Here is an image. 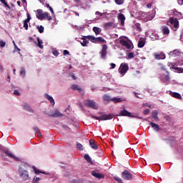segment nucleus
I'll return each instance as SVG.
<instances>
[{
	"mask_svg": "<svg viewBox=\"0 0 183 183\" xmlns=\"http://www.w3.org/2000/svg\"><path fill=\"white\" fill-rule=\"evenodd\" d=\"M29 167V165L26 163H22L19 167V174L23 181H28V179H29V174H28V171L24 169Z\"/></svg>",
	"mask_w": 183,
	"mask_h": 183,
	"instance_id": "f257e3e1",
	"label": "nucleus"
},
{
	"mask_svg": "<svg viewBox=\"0 0 183 183\" xmlns=\"http://www.w3.org/2000/svg\"><path fill=\"white\" fill-rule=\"evenodd\" d=\"M84 105H85V107H88L89 108H92V109H98V108H99V105L95 102V101L91 99L84 100Z\"/></svg>",
	"mask_w": 183,
	"mask_h": 183,
	"instance_id": "f03ea898",
	"label": "nucleus"
},
{
	"mask_svg": "<svg viewBox=\"0 0 183 183\" xmlns=\"http://www.w3.org/2000/svg\"><path fill=\"white\" fill-rule=\"evenodd\" d=\"M129 69V66H128V64L127 63H122L119 68V72L124 76L127 72H128V70Z\"/></svg>",
	"mask_w": 183,
	"mask_h": 183,
	"instance_id": "7ed1b4c3",
	"label": "nucleus"
},
{
	"mask_svg": "<svg viewBox=\"0 0 183 183\" xmlns=\"http://www.w3.org/2000/svg\"><path fill=\"white\" fill-rule=\"evenodd\" d=\"M167 66L170 67V69H174V72H177V74H183V69L182 67H176L175 63H167Z\"/></svg>",
	"mask_w": 183,
	"mask_h": 183,
	"instance_id": "20e7f679",
	"label": "nucleus"
},
{
	"mask_svg": "<svg viewBox=\"0 0 183 183\" xmlns=\"http://www.w3.org/2000/svg\"><path fill=\"white\" fill-rule=\"evenodd\" d=\"M169 24L173 25V31H177L179 28V21L177 19H174L170 17L169 19Z\"/></svg>",
	"mask_w": 183,
	"mask_h": 183,
	"instance_id": "39448f33",
	"label": "nucleus"
},
{
	"mask_svg": "<svg viewBox=\"0 0 183 183\" xmlns=\"http://www.w3.org/2000/svg\"><path fill=\"white\" fill-rule=\"evenodd\" d=\"M112 118H114L112 114H103L101 117H94V119L99 121H108V119H112Z\"/></svg>",
	"mask_w": 183,
	"mask_h": 183,
	"instance_id": "423d86ee",
	"label": "nucleus"
},
{
	"mask_svg": "<svg viewBox=\"0 0 183 183\" xmlns=\"http://www.w3.org/2000/svg\"><path fill=\"white\" fill-rule=\"evenodd\" d=\"M120 44L122 45V46H125L127 49H131V48L133 46L132 41H128L127 40L122 39L120 40Z\"/></svg>",
	"mask_w": 183,
	"mask_h": 183,
	"instance_id": "0eeeda50",
	"label": "nucleus"
},
{
	"mask_svg": "<svg viewBox=\"0 0 183 183\" xmlns=\"http://www.w3.org/2000/svg\"><path fill=\"white\" fill-rule=\"evenodd\" d=\"M122 177H123L124 179L129 181V179H132V174L128 170H124L122 173Z\"/></svg>",
	"mask_w": 183,
	"mask_h": 183,
	"instance_id": "6e6552de",
	"label": "nucleus"
},
{
	"mask_svg": "<svg viewBox=\"0 0 183 183\" xmlns=\"http://www.w3.org/2000/svg\"><path fill=\"white\" fill-rule=\"evenodd\" d=\"M27 18L24 21V28L26 29V31H28V24H29V21L32 18L31 17V14L29 13H26Z\"/></svg>",
	"mask_w": 183,
	"mask_h": 183,
	"instance_id": "1a4fd4ad",
	"label": "nucleus"
},
{
	"mask_svg": "<svg viewBox=\"0 0 183 183\" xmlns=\"http://www.w3.org/2000/svg\"><path fill=\"white\" fill-rule=\"evenodd\" d=\"M159 65H160V69L161 71H164V72H166L167 75L164 76V80L165 81H169V71H168V70H167V68L165 67V66H164V64H159Z\"/></svg>",
	"mask_w": 183,
	"mask_h": 183,
	"instance_id": "9d476101",
	"label": "nucleus"
},
{
	"mask_svg": "<svg viewBox=\"0 0 183 183\" xmlns=\"http://www.w3.org/2000/svg\"><path fill=\"white\" fill-rule=\"evenodd\" d=\"M92 175L94 177V178H97V179H102L105 178V176L101 173H98L97 170H94L92 172Z\"/></svg>",
	"mask_w": 183,
	"mask_h": 183,
	"instance_id": "9b49d317",
	"label": "nucleus"
},
{
	"mask_svg": "<svg viewBox=\"0 0 183 183\" xmlns=\"http://www.w3.org/2000/svg\"><path fill=\"white\" fill-rule=\"evenodd\" d=\"M107 49H108V46L104 44L102 46V51L100 52L102 59H105V57L107 56Z\"/></svg>",
	"mask_w": 183,
	"mask_h": 183,
	"instance_id": "f8f14e48",
	"label": "nucleus"
},
{
	"mask_svg": "<svg viewBox=\"0 0 183 183\" xmlns=\"http://www.w3.org/2000/svg\"><path fill=\"white\" fill-rule=\"evenodd\" d=\"M169 94L170 95V97L176 98L177 99H182V96H181V94L178 92H173L172 91H169Z\"/></svg>",
	"mask_w": 183,
	"mask_h": 183,
	"instance_id": "ddd939ff",
	"label": "nucleus"
},
{
	"mask_svg": "<svg viewBox=\"0 0 183 183\" xmlns=\"http://www.w3.org/2000/svg\"><path fill=\"white\" fill-rule=\"evenodd\" d=\"M155 59L159 60V59H165L167 58V56H165L164 53H154V54Z\"/></svg>",
	"mask_w": 183,
	"mask_h": 183,
	"instance_id": "4468645a",
	"label": "nucleus"
},
{
	"mask_svg": "<svg viewBox=\"0 0 183 183\" xmlns=\"http://www.w3.org/2000/svg\"><path fill=\"white\" fill-rule=\"evenodd\" d=\"M119 117H131V112H128L127 109H124L119 112Z\"/></svg>",
	"mask_w": 183,
	"mask_h": 183,
	"instance_id": "2eb2a0df",
	"label": "nucleus"
},
{
	"mask_svg": "<svg viewBox=\"0 0 183 183\" xmlns=\"http://www.w3.org/2000/svg\"><path fill=\"white\" fill-rule=\"evenodd\" d=\"M118 19H119L122 26H124V25H125V15L122 13H119L118 14Z\"/></svg>",
	"mask_w": 183,
	"mask_h": 183,
	"instance_id": "dca6fc26",
	"label": "nucleus"
},
{
	"mask_svg": "<svg viewBox=\"0 0 183 183\" xmlns=\"http://www.w3.org/2000/svg\"><path fill=\"white\" fill-rule=\"evenodd\" d=\"M4 153L10 158H13V159H15V161H21V159H19V157H17L15 155L12 154V153H11L9 150H6Z\"/></svg>",
	"mask_w": 183,
	"mask_h": 183,
	"instance_id": "f3484780",
	"label": "nucleus"
},
{
	"mask_svg": "<svg viewBox=\"0 0 183 183\" xmlns=\"http://www.w3.org/2000/svg\"><path fill=\"white\" fill-rule=\"evenodd\" d=\"M44 98L48 99L51 105H55V100L54 99V97H52V96H50L49 94L46 93L44 94Z\"/></svg>",
	"mask_w": 183,
	"mask_h": 183,
	"instance_id": "a211bd4d",
	"label": "nucleus"
},
{
	"mask_svg": "<svg viewBox=\"0 0 183 183\" xmlns=\"http://www.w3.org/2000/svg\"><path fill=\"white\" fill-rule=\"evenodd\" d=\"M103 28H104V29H109L110 28H115V24H114L113 22L105 23L103 25Z\"/></svg>",
	"mask_w": 183,
	"mask_h": 183,
	"instance_id": "6ab92c4d",
	"label": "nucleus"
},
{
	"mask_svg": "<svg viewBox=\"0 0 183 183\" xmlns=\"http://www.w3.org/2000/svg\"><path fill=\"white\" fill-rule=\"evenodd\" d=\"M89 142L92 149H98V144H97V142L94 139H90Z\"/></svg>",
	"mask_w": 183,
	"mask_h": 183,
	"instance_id": "aec40b11",
	"label": "nucleus"
},
{
	"mask_svg": "<svg viewBox=\"0 0 183 183\" xmlns=\"http://www.w3.org/2000/svg\"><path fill=\"white\" fill-rule=\"evenodd\" d=\"M50 117H52V118H59L61 117H63V114H61V112L58 109H56L54 111V113L50 115Z\"/></svg>",
	"mask_w": 183,
	"mask_h": 183,
	"instance_id": "412c9836",
	"label": "nucleus"
},
{
	"mask_svg": "<svg viewBox=\"0 0 183 183\" xmlns=\"http://www.w3.org/2000/svg\"><path fill=\"white\" fill-rule=\"evenodd\" d=\"M150 127H152V128L153 129L154 131H156V132H158V131H159V125L150 122L149 123Z\"/></svg>",
	"mask_w": 183,
	"mask_h": 183,
	"instance_id": "4be33fe9",
	"label": "nucleus"
},
{
	"mask_svg": "<svg viewBox=\"0 0 183 183\" xmlns=\"http://www.w3.org/2000/svg\"><path fill=\"white\" fill-rule=\"evenodd\" d=\"M36 19L40 20L44 19V13H42V9L37 10Z\"/></svg>",
	"mask_w": 183,
	"mask_h": 183,
	"instance_id": "5701e85b",
	"label": "nucleus"
},
{
	"mask_svg": "<svg viewBox=\"0 0 183 183\" xmlns=\"http://www.w3.org/2000/svg\"><path fill=\"white\" fill-rule=\"evenodd\" d=\"M86 36H84L81 38L82 41H81V46H86L88 44H89V41L86 40Z\"/></svg>",
	"mask_w": 183,
	"mask_h": 183,
	"instance_id": "b1692460",
	"label": "nucleus"
},
{
	"mask_svg": "<svg viewBox=\"0 0 183 183\" xmlns=\"http://www.w3.org/2000/svg\"><path fill=\"white\" fill-rule=\"evenodd\" d=\"M162 31L164 35H169V28L167 26H163L162 27Z\"/></svg>",
	"mask_w": 183,
	"mask_h": 183,
	"instance_id": "393cba45",
	"label": "nucleus"
},
{
	"mask_svg": "<svg viewBox=\"0 0 183 183\" xmlns=\"http://www.w3.org/2000/svg\"><path fill=\"white\" fill-rule=\"evenodd\" d=\"M152 117L155 121H159V118L158 117V112L157 110H154L152 112Z\"/></svg>",
	"mask_w": 183,
	"mask_h": 183,
	"instance_id": "a878e982",
	"label": "nucleus"
},
{
	"mask_svg": "<svg viewBox=\"0 0 183 183\" xmlns=\"http://www.w3.org/2000/svg\"><path fill=\"white\" fill-rule=\"evenodd\" d=\"M22 107L24 109H26V111H28V112H32V109L27 103H23Z\"/></svg>",
	"mask_w": 183,
	"mask_h": 183,
	"instance_id": "bb28decb",
	"label": "nucleus"
},
{
	"mask_svg": "<svg viewBox=\"0 0 183 183\" xmlns=\"http://www.w3.org/2000/svg\"><path fill=\"white\" fill-rule=\"evenodd\" d=\"M145 46V40L140 39L138 42V48H144Z\"/></svg>",
	"mask_w": 183,
	"mask_h": 183,
	"instance_id": "cd10ccee",
	"label": "nucleus"
},
{
	"mask_svg": "<svg viewBox=\"0 0 183 183\" xmlns=\"http://www.w3.org/2000/svg\"><path fill=\"white\" fill-rule=\"evenodd\" d=\"M36 39H37V42H38L37 46L39 48H40V49H44V46L42 45V44H44V42L42 41V40H41V39H39V37H37Z\"/></svg>",
	"mask_w": 183,
	"mask_h": 183,
	"instance_id": "c85d7f7f",
	"label": "nucleus"
},
{
	"mask_svg": "<svg viewBox=\"0 0 183 183\" xmlns=\"http://www.w3.org/2000/svg\"><path fill=\"white\" fill-rule=\"evenodd\" d=\"M86 38L89 39V41L93 42V44H97V37L94 36H86Z\"/></svg>",
	"mask_w": 183,
	"mask_h": 183,
	"instance_id": "c756f323",
	"label": "nucleus"
},
{
	"mask_svg": "<svg viewBox=\"0 0 183 183\" xmlns=\"http://www.w3.org/2000/svg\"><path fill=\"white\" fill-rule=\"evenodd\" d=\"M49 13H48L46 11L43 13V16H44V19H47L48 21H52V16H49Z\"/></svg>",
	"mask_w": 183,
	"mask_h": 183,
	"instance_id": "7c9ffc66",
	"label": "nucleus"
},
{
	"mask_svg": "<svg viewBox=\"0 0 183 183\" xmlns=\"http://www.w3.org/2000/svg\"><path fill=\"white\" fill-rule=\"evenodd\" d=\"M33 169L34 171V174H36V175H39V174H46V172H41L39 169H36V167H33Z\"/></svg>",
	"mask_w": 183,
	"mask_h": 183,
	"instance_id": "2f4dec72",
	"label": "nucleus"
},
{
	"mask_svg": "<svg viewBox=\"0 0 183 183\" xmlns=\"http://www.w3.org/2000/svg\"><path fill=\"white\" fill-rule=\"evenodd\" d=\"M93 31L96 35H99L101 34V28L94 26L93 27Z\"/></svg>",
	"mask_w": 183,
	"mask_h": 183,
	"instance_id": "473e14b6",
	"label": "nucleus"
},
{
	"mask_svg": "<svg viewBox=\"0 0 183 183\" xmlns=\"http://www.w3.org/2000/svg\"><path fill=\"white\" fill-rule=\"evenodd\" d=\"M103 99H104V101H107V102H109L112 101V97L108 94H104L103 96Z\"/></svg>",
	"mask_w": 183,
	"mask_h": 183,
	"instance_id": "72a5a7b5",
	"label": "nucleus"
},
{
	"mask_svg": "<svg viewBox=\"0 0 183 183\" xmlns=\"http://www.w3.org/2000/svg\"><path fill=\"white\" fill-rule=\"evenodd\" d=\"M84 159H86V161H87V162H89V164H93V162H92V159L91 158V157L89 156V154H84Z\"/></svg>",
	"mask_w": 183,
	"mask_h": 183,
	"instance_id": "f704fd0d",
	"label": "nucleus"
},
{
	"mask_svg": "<svg viewBox=\"0 0 183 183\" xmlns=\"http://www.w3.org/2000/svg\"><path fill=\"white\" fill-rule=\"evenodd\" d=\"M112 102H114V104H118V102H122V99H121L119 97H112Z\"/></svg>",
	"mask_w": 183,
	"mask_h": 183,
	"instance_id": "c9c22d12",
	"label": "nucleus"
},
{
	"mask_svg": "<svg viewBox=\"0 0 183 183\" xmlns=\"http://www.w3.org/2000/svg\"><path fill=\"white\" fill-rule=\"evenodd\" d=\"M81 8H82V9H89V8H91V6H89L88 3L85 2L81 4Z\"/></svg>",
	"mask_w": 183,
	"mask_h": 183,
	"instance_id": "e433bc0d",
	"label": "nucleus"
},
{
	"mask_svg": "<svg viewBox=\"0 0 183 183\" xmlns=\"http://www.w3.org/2000/svg\"><path fill=\"white\" fill-rule=\"evenodd\" d=\"M178 54H179V51H178V50H174L173 51H170L169 53V56H177V55H178Z\"/></svg>",
	"mask_w": 183,
	"mask_h": 183,
	"instance_id": "4c0bfd02",
	"label": "nucleus"
},
{
	"mask_svg": "<svg viewBox=\"0 0 183 183\" xmlns=\"http://www.w3.org/2000/svg\"><path fill=\"white\" fill-rule=\"evenodd\" d=\"M25 75H26V71L22 67L20 71V76H22V78H25Z\"/></svg>",
	"mask_w": 183,
	"mask_h": 183,
	"instance_id": "58836bf2",
	"label": "nucleus"
},
{
	"mask_svg": "<svg viewBox=\"0 0 183 183\" xmlns=\"http://www.w3.org/2000/svg\"><path fill=\"white\" fill-rule=\"evenodd\" d=\"M96 42H99L100 44H105L107 41H105V39H104V38L102 37H97Z\"/></svg>",
	"mask_w": 183,
	"mask_h": 183,
	"instance_id": "ea45409f",
	"label": "nucleus"
},
{
	"mask_svg": "<svg viewBox=\"0 0 183 183\" xmlns=\"http://www.w3.org/2000/svg\"><path fill=\"white\" fill-rule=\"evenodd\" d=\"M71 89L73 91H79V92H81V88H79V86L76 84H73L71 86Z\"/></svg>",
	"mask_w": 183,
	"mask_h": 183,
	"instance_id": "a19ab883",
	"label": "nucleus"
},
{
	"mask_svg": "<svg viewBox=\"0 0 183 183\" xmlns=\"http://www.w3.org/2000/svg\"><path fill=\"white\" fill-rule=\"evenodd\" d=\"M13 43L14 45V50L13 51L14 54H15V52H16V51H18L19 55H21V52H19L21 51V49L18 48V46H16L14 41H13Z\"/></svg>",
	"mask_w": 183,
	"mask_h": 183,
	"instance_id": "79ce46f5",
	"label": "nucleus"
},
{
	"mask_svg": "<svg viewBox=\"0 0 183 183\" xmlns=\"http://www.w3.org/2000/svg\"><path fill=\"white\" fill-rule=\"evenodd\" d=\"M0 2H1V4H3L5 6L6 8H9V9H11V7L9 6V5L6 2V1H5V0H0Z\"/></svg>",
	"mask_w": 183,
	"mask_h": 183,
	"instance_id": "37998d69",
	"label": "nucleus"
},
{
	"mask_svg": "<svg viewBox=\"0 0 183 183\" xmlns=\"http://www.w3.org/2000/svg\"><path fill=\"white\" fill-rule=\"evenodd\" d=\"M37 29L40 34H44V26H37Z\"/></svg>",
	"mask_w": 183,
	"mask_h": 183,
	"instance_id": "c03bdc74",
	"label": "nucleus"
},
{
	"mask_svg": "<svg viewBox=\"0 0 183 183\" xmlns=\"http://www.w3.org/2000/svg\"><path fill=\"white\" fill-rule=\"evenodd\" d=\"M76 148L77 149H79V151H84L83 146L81 144V143L77 142Z\"/></svg>",
	"mask_w": 183,
	"mask_h": 183,
	"instance_id": "a18cd8bd",
	"label": "nucleus"
},
{
	"mask_svg": "<svg viewBox=\"0 0 183 183\" xmlns=\"http://www.w3.org/2000/svg\"><path fill=\"white\" fill-rule=\"evenodd\" d=\"M124 1L125 0H114V2L117 4V5H122Z\"/></svg>",
	"mask_w": 183,
	"mask_h": 183,
	"instance_id": "49530a36",
	"label": "nucleus"
},
{
	"mask_svg": "<svg viewBox=\"0 0 183 183\" xmlns=\"http://www.w3.org/2000/svg\"><path fill=\"white\" fill-rule=\"evenodd\" d=\"M135 56L134 55V52H130L128 54V59H133Z\"/></svg>",
	"mask_w": 183,
	"mask_h": 183,
	"instance_id": "de8ad7c7",
	"label": "nucleus"
},
{
	"mask_svg": "<svg viewBox=\"0 0 183 183\" xmlns=\"http://www.w3.org/2000/svg\"><path fill=\"white\" fill-rule=\"evenodd\" d=\"M39 181H41V178L39 177H34L32 182L33 183H39Z\"/></svg>",
	"mask_w": 183,
	"mask_h": 183,
	"instance_id": "09e8293b",
	"label": "nucleus"
},
{
	"mask_svg": "<svg viewBox=\"0 0 183 183\" xmlns=\"http://www.w3.org/2000/svg\"><path fill=\"white\" fill-rule=\"evenodd\" d=\"M6 45V43L2 40L0 41V46L1 48H5V46Z\"/></svg>",
	"mask_w": 183,
	"mask_h": 183,
	"instance_id": "8fccbe9b",
	"label": "nucleus"
},
{
	"mask_svg": "<svg viewBox=\"0 0 183 183\" xmlns=\"http://www.w3.org/2000/svg\"><path fill=\"white\" fill-rule=\"evenodd\" d=\"M129 118H138L139 119H142V117H139L137 115H134L130 113V116H129Z\"/></svg>",
	"mask_w": 183,
	"mask_h": 183,
	"instance_id": "3c124183",
	"label": "nucleus"
},
{
	"mask_svg": "<svg viewBox=\"0 0 183 183\" xmlns=\"http://www.w3.org/2000/svg\"><path fill=\"white\" fill-rule=\"evenodd\" d=\"M114 179L115 181H117V182L119 183H122V179L118 177H114Z\"/></svg>",
	"mask_w": 183,
	"mask_h": 183,
	"instance_id": "603ef678",
	"label": "nucleus"
},
{
	"mask_svg": "<svg viewBox=\"0 0 183 183\" xmlns=\"http://www.w3.org/2000/svg\"><path fill=\"white\" fill-rule=\"evenodd\" d=\"M86 24H84V25H82L81 26H76V28L77 29H84V28H86Z\"/></svg>",
	"mask_w": 183,
	"mask_h": 183,
	"instance_id": "864d4df0",
	"label": "nucleus"
},
{
	"mask_svg": "<svg viewBox=\"0 0 183 183\" xmlns=\"http://www.w3.org/2000/svg\"><path fill=\"white\" fill-rule=\"evenodd\" d=\"M95 14L99 15V16H104V15H105V13H101L99 11H96Z\"/></svg>",
	"mask_w": 183,
	"mask_h": 183,
	"instance_id": "5fc2aeb1",
	"label": "nucleus"
},
{
	"mask_svg": "<svg viewBox=\"0 0 183 183\" xmlns=\"http://www.w3.org/2000/svg\"><path fill=\"white\" fill-rule=\"evenodd\" d=\"M53 55H54V56H58V55H59V51L58 50H55L53 51Z\"/></svg>",
	"mask_w": 183,
	"mask_h": 183,
	"instance_id": "6e6d98bb",
	"label": "nucleus"
},
{
	"mask_svg": "<svg viewBox=\"0 0 183 183\" xmlns=\"http://www.w3.org/2000/svg\"><path fill=\"white\" fill-rule=\"evenodd\" d=\"M33 129H34V131L36 133V132H39V128L38 127H36V126H34V127H33Z\"/></svg>",
	"mask_w": 183,
	"mask_h": 183,
	"instance_id": "4d7b16f0",
	"label": "nucleus"
},
{
	"mask_svg": "<svg viewBox=\"0 0 183 183\" xmlns=\"http://www.w3.org/2000/svg\"><path fill=\"white\" fill-rule=\"evenodd\" d=\"M92 24V20H89L84 23V25H86V26H89V24Z\"/></svg>",
	"mask_w": 183,
	"mask_h": 183,
	"instance_id": "13d9d810",
	"label": "nucleus"
},
{
	"mask_svg": "<svg viewBox=\"0 0 183 183\" xmlns=\"http://www.w3.org/2000/svg\"><path fill=\"white\" fill-rule=\"evenodd\" d=\"M63 55L66 56V55H69V51L68 50H64Z\"/></svg>",
	"mask_w": 183,
	"mask_h": 183,
	"instance_id": "bf43d9fd",
	"label": "nucleus"
},
{
	"mask_svg": "<svg viewBox=\"0 0 183 183\" xmlns=\"http://www.w3.org/2000/svg\"><path fill=\"white\" fill-rule=\"evenodd\" d=\"M14 95H16L17 97H19L21 95V93L18 90H14Z\"/></svg>",
	"mask_w": 183,
	"mask_h": 183,
	"instance_id": "052dcab7",
	"label": "nucleus"
},
{
	"mask_svg": "<svg viewBox=\"0 0 183 183\" xmlns=\"http://www.w3.org/2000/svg\"><path fill=\"white\" fill-rule=\"evenodd\" d=\"M155 18V14H151L149 17V21H152Z\"/></svg>",
	"mask_w": 183,
	"mask_h": 183,
	"instance_id": "680f3d73",
	"label": "nucleus"
},
{
	"mask_svg": "<svg viewBox=\"0 0 183 183\" xmlns=\"http://www.w3.org/2000/svg\"><path fill=\"white\" fill-rule=\"evenodd\" d=\"M73 183H82V180H81V179H74V180H73Z\"/></svg>",
	"mask_w": 183,
	"mask_h": 183,
	"instance_id": "e2e57ef3",
	"label": "nucleus"
},
{
	"mask_svg": "<svg viewBox=\"0 0 183 183\" xmlns=\"http://www.w3.org/2000/svg\"><path fill=\"white\" fill-rule=\"evenodd\" d=\"M149 114V109H147L144 111V115H148Z\"/></svg>",
	"mask_w": 183,
	"mask_h": 183,
	"instance_id": "0e129e2a",
	"label": "nucleus"
},
{
	"mask_svg": "<svg viewBox=\"0 0 183 183\" xmlns=\"http://www.w3.org/2000/svg\"><path fill=\"white\" fill-rule=\"evenodd\" d=\"M36 137H38L39 138H41V137H42V133H41V131L36 132Z\"/></svg>",
	"mask_w": 183,
	"mask_h": 183,
	"instance_id": "69168bd1",
	"label": "nucleus"
},
{
	"mask_svg": "<svg viewBox=\"0 0 183 183\" xmlns=\"http://www.w3.org/2000/svg\"><path fill=\"white\" fill-rule=\"evenodd\" d=\"M110 66H111L112 69H114L115 68V66H117V65L114 63H112V64H110Z\"/></svg>",
	"mask_w": 183,
	"mask_h": 183,
	"instance_id": "338daca9",
	"label": "nucleus"
},
{
	"mask_svg": "<svg viewBox=\"0 0 183 183\" xmlns=\"http://www.w3.org/2000/svg\"><path fill=\"white\" fill-rule=\"evenodd\" d=\"M177 4L179 5H183V0H177Z\"/></svg>",
	"mask_w": 183,
	"mask_h": 183,
	"instance_id": "774afa93",
	"label": "nucleus"
}]
</instances>
